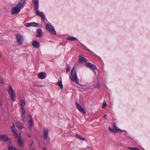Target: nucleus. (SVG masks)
<instances>
[{"label": "nucleus", "mask_w": 150, "mask_h": 150, "mask_svg": "<svg viewBox=\"0 0 150 150\" xmlns=\"http://www.w3.org/2000/svg\"><path fill=\"white\" fill-rule=\"evenodd\" d=\"M25 3V1H21L14 7L11 10V13L12 14H17L20 11L21 9L23 8Z\"/></svg>", "instance_id": "1"}, {"label": "nucleus", "mask_w": 150, "mask_h": 150, "mask_svg": "<svg viewBox=\"0 0 150 150\" xmlns=\"http://www.w3.org/2000/svg\"><path fill=\"white\" fill-rule=\"evenodd\" d=\"M70 78L71 81H75L77 84H79V79L78 78L76 71V68L75 67H74L71 70Z\"/></svg>", "instance_id": "2"}, {"label": "nucleus", "mask_w": 150, "mask_h": 150, "mask_svg": "<svg viewBox=\"0 0 150 150\" xmlns=\"http://www.w3.org/2000/svg\"><path fill=\"white\" fill-rule=\"evenodd\" d=\"M7 90L10 95L11 100L13 101H14L16 98L15 93L11 85H10L7 86Z\"/></svg>", "instance_id": "3"}, {"label": "nucleus", "mask_w": 150, "mask_h": 150, "mask_svg": "<svg viewBox=\"0 0 150 150\" xmlns=\"http://www.w3.org/2000/svg\"><path fill=\"white\" fill-rule=\"evenodd\" d=\"M16 40L18 45H22L23 42L24 38L22 35L19 33L16 35Z\"/></svg>", "instance_id": "4"}, {"label": "nucleus", "mask_w": 150, "mask_h": 150, "mask_svg": "<svg viewBox=\"0 0 150 150\" xmlns=\"http://www.w3.org/2000/svg\"><path fill=\"white\" fill-rule=\"evenodd\" d=\"M45 25L46 29L47 30L49 31L53 35H56V32L54 28L51 25L48 24H46Z\"/></svg>", "instance_id": "5"}, {"label": "nucleus", "mask_w": 150, "mask_h": 150, "mask_svg": "<svg viewBox=\"0 0 150 150\" xmlns=\"http://www.w3.org/2000/svg\"><path fill=\"white\" fill-rule=\"evenodd\" d=\"M9 140V139L8 136L5 134H1L0 135V141L6 142Z\"/></svg>", "instance_id": "6"}, {"label": "nucleus", "mask_w": 150, "mask_h": 150, "mask_svg": "<svg viewBox=\"0 0 150 150\" xmlns=\"http://www.w3.org/2000/svg\"><path fill=\"white\" fill-rule=\"evenodd\" d=\"M76 105L78 109L82 113L84 114H86V112L83 108L81 106V105L76 102Z\"/></svg>", "instance_id": "7"}, {"label": "nucleus", "mask_w": 150, "mask_h": 150, "mask_svg": "<svg viewBox=\"0 0 150 150\" xmlns=\"http://www.w3.org/2000/svg\"><path fill=\"white\" fill-rule=\"evenodd\" d=\"M43 136L45 140H46L47 139V137L48 135V129L46 128L44 129L43 131Z\"/></svg>", "instance_id": "8"}, {"label": "nucleus", "mask_w": 150, "mask_h": 150, "mask_svg": "<svg viewBox=\"0 0 150 150\" xmlns=\"http://www.w3.org/2000/svg\"><path fill=\"white\" fill-rule=\"evenodd\" d=\"M38 76L40 79H43L47 76V74L44 72H41L38 74Z\"/></svg>", "instance_id": "9"}, {"label": "nucleus", "mask_w": 150, "mask_h": 150, "mask_svg": "<svg viewBox=\"0 0 150 150\" xmlns=\"http://www.w3.org/2000/svg\"><path fill=\"white\" fill-rule=\"evenodd\" d=\"M86 65L87 67H89L93 70L96 69V67L92 63L87 62L86 63Z\"/></svg>", "instance_id": "10"}, {"label": "nucleus", "mask_w": 150, "mask_h": 150, "mask_svg": "<svg viewBox=\"0 0 150 150\" xmlns=\"http://www.w3.org/2000/svg\"><path fill=\"white\" fill-rule=\"evenodd\" d=\"M32 2L34 6V9L35 10L39 9L38 0H33Z\"/></svg>", "instance_id": "11"}, {"label": "nucleus", "mask_w": 150, "mask_h": 150, "mask_svg": "<svg viewBox=\"0 0 150 150\" xmlns=\"http://www.w3.org/2000/svg\"><path fill=\"white\" fill-rule=\"evenodd\" d=\"M38 24L35 22H31L28 23L25 25L27 27H29L31 26L34 27H37L38 26Z\"/></svg>", "instance_id": "12"}, {"label": "nucleus", "mask_w": 150, "mask_h": 150, "mask_svg": "<svg viewBox=\"0 0 150 150\" xmlns=\"http://www.w3.org/2000/svg\"><path fill=\"white\" fill-rule=\"evenodd\" d=\"M116 123L113 124V128L114 129L115 132H122V130L118 128L115 125Z\"/></svg>", "instance_id": "13"}, {"label": "nucleus", "mask_w": 150, "mask_h": 150, "mask_svg": "<svg viewBox=\"0 0 150 150\" xmlns=\"http://www.w3.org/2000/svg\"><path fill=\"white\" fill-rule=\"evenodd\" d=\"M19 136L18 139V143L20 146H23L24 145L23 141V139H21V133H19Z\"/></svg>", "instance_id": "14"}, {"label": "nucleus", "mask_w": 150, "mask_h": 150, "mask_svg": "<svg viewBox=\"0 0 150 150\" xmlns=\"http://www.w3.org/2000/svg\"><path fill=\"white\" fill-rule=\"evenodd\" d=\"M33 46L35 48H38L40 46V43L38 41L35 40L32 43Z\"/></svg>", "instance_id": "15"}, {"label": "nucleus", "mask_w": 150, "mask_h": 150, "mask_svg": "<svg viewBox=\"0 0 150 150\" xmlns=\"http://www.w3.org/2000/svg\"><path fill=\"white\" fill-rule=\"evenodd\" d=\"M35 10L36 11H35V12L36 13L37 15L41 17L44 15L42 12H40L38 10V9L37 10Z\"/></svg>", "instance_id": "16"}, {"label": "nucleus", "mask_w": 150, "mask_h": 150, "mask_svg": "<svg viewBox=\"0 0 150 150\" xmlns=\"http://www.w3.org/2000/svg\"><path fill=\"white\" fill-rule=\"evenodd\" d=\"M79 61L80 62H86L87 61V59L86 58H84L81 56L79 55Z\"/></svg>", "instance_id": "17"}, {"label": "nucleus", "mask_w": 150, "mask_h": 150, "mask_svg": "<svg viewBox=\"0 0 150 150\" xmlns=\"http://www.w3.org/2000/svg\"><path fill=\"white\" fill-rule=\"evenodd\" d=\"M37 36L38 38L40 37L41 36V35L42 34V30L40 29H38L37 30Z\"/></svg>", "instance_id": "18"}, {"label": "nucleus", "mask_w": 150, "mask_h": 150, "mask_svg": "<svg viewBox=\"0 0 150 150\" xmlns=\"http://www.w3.org/2000/svg\"><path fill=\"white\" fill-rule=\"evenodd\" d=\"M17 126L20 129H21L24 128V125L21 122L17 123Z\"/></svg>", "instance_id": "19"}, {"label": "nucleus", "mask_w": 150, "mask_h": 150, "mask_svg": "<svg viewBox=\"0 0 150 150\" xmlns=\"http://www.w3.org/2000/svg\"><path fill=\"white\" fill-rule=\"evenodd\" d=\"M21 112H22V115H21V118H25V109L24 108H21Z\"/></svg>", "instance_id": "20"}, {"label": "nucleus", "mask_w": 150, "mask_h": 150, "mask_svg": "<svg viewBox=\"0 0 150 150\" xmlns=\"http://www.w3.org/2000/svg\"><path fill=\"white\" fill-rule=\"evenodd\" d=\"M30 116L31 117V119L29 121L28 124L29 126V128H31L33 125V120L32 119L30 115Z\"/></svg>", "instance_id": "21"}, {"label": "nucleus", "mask_w": 150, "mask_h": 150, "mask_svg": "<svg viewBox=\"0 0 150 150\" xmlns=\"http://www.w3.org/2000/svg\"><path fill=\"white\" fill-rule=\"evenodd\" d=\"M76 137L77 138L79 139L80 140L83 141L85 140V138L82 137L81 136L80 134H76Z\"/></svg>", "instance_id": "22"}, {"label": "nucleus", "mask_w": 150, "mask_h": 150, "mask_svg": "<svg viewBox=\"0 0 150 150\" xmlns=\"http://www.w3.org/2000/svg\"><path fill=\"white\" fill-rule=\"evenodd\" d=\"M25 105V103L24 100L22 99L21 100L20 105L22 106V108H24Z\"/></svg>", "instance_id": "23"}, {"label": "nucleus", "mask_w": 150, "mask_h": 150, "mask_svg": "<svg viewBox=\"0 0 150 150\" xmlns=\"http://www.w3.org/2000/svg\"><path fill=\"white\" fill-rule=\"evenodd\" d=\"M57 84L61 88V89H63V85L62 84V82L61 80L58 82Z\"/></svg>", "instance_id": "24"}, {"label": "nucleus", "mask_w": 150, "mask_h": 150, "mask_svg": "<svg viewBox=\"0 0 150 150\" xmlns=\"http://www.w3.org/2000/svg\"><path fill=\"white\" fill-rule=\"evenodd\" d=\"M67 39L71 41L76 40H77V38L72 37H69L67 38Z\"/></svg>", "instance_id": "25"}, {"label": "nucleus", "mask_w": 150, "mask_h": 150, "mask_svg": "<svg viewBox=\"0 0 150 150\" xmlns=\"http://www.w3.org/2000/svg\"><path fill=\"white\" fill-rule=\"evenodd\" d=\"M8 150H17L18 149H16L15 147L13 146L9 145L8 148Z\"/></svg>", "instance_id": "26"}, {"label": "nucleus", "mask_w": 150, "mask_h": 150, "mask_svg": "<svg viewBox=\"0 0 150 150\" xmlns=\"http://www.w3.org/2000/svg\"><path fill=\"white\" fill-rule=\"evenodd\" d=\"M11 129L12 130V131L13 133L16 132V129L14 127V124H13V126L11 127Z\"/></svg>", "instance_id": "27"}, {"label": "nucleus", "mask_w": 150, "mask_h": 150, "mask_svg": "<svg viewBox=\"0 0 150 150\" xmlns=\"http://www.w3.org/2000/svg\"><path fill=\"white\" fill-rule=\"evenodd\" d=\"M43 86L38 84H35L34 85V87H36L37 88H41Z\"/></svg>", "instance_id": "28"}, {"label": "nucleus", "mask_w": 150, "mask_h": 150, "mask_svg": "<svg viewBox=\"0 0 150 150\" xmlns=\"http://www.w3.org/2000/svg\"><path fill=\"white\" fill-rule=\"evenodd\" d=\"M100 86V84L99 82H98V83H97L96 85V87H95V88H99Z\"/></svg>", "instance_id": "29"}, {"label": "nucleus", "mask_w": 150, "mask_h": 150, "mask_svg": "<svg viewBox=\"0 0 150 150\" xmlns=\"http://www.w3.org/2000/svg\"><path fill=\"white\" fill-rule=\"evenodd\" d=\"M109 130L112 133L115 132L114 129L113 128L112 129L110 127L109 128Z\"/></svg>", "instance_id": "30"}, {"label": "nucleus", "mask_w": 150, "mask_h": 150, "mask_svg": "<svg viewBox=\"0 0 150 150\" xmlns=\"http://www.w3.org/2000/svg\"><path fill=\"white\" fill-rule=\"evenodd\" d=\"M41 19L43 22H44L45 20V16L44 15H43L41 17Z\"/></svg>", "instance_id": "31"}, {"label": "nucleus", "mask_w": 150, "mask_h": 150, "mask_svg": "<svg viewBox=\"0 0 150 150\" xmlns=\"http://www.w3.org/2000/svg\"><path fill=\"white\" fill-rule=\"evenodd\" d=\"M107 103L105 102H104L103 104L102 108H104L107 105Z\"/></svg>", "instance_id": "32"}, {"label": "nucleus", "mask_w": 150, "mask_h": 150, "mask_svg": "<svg viewBox=\"0 0 150 150\" xmlns=\"http://www.w3.org/2000/svg\"><path fill=\"white\" fill-rule=\"evenodd\" d=\"M14 134V136L15 138H16L18 137V133L16 132L13 133Z\"/></svg>", "instance_id": "33"}, {"label": "nucleus", "mask_w": 150, "mask_h": 150, "mask_svg": "<svg viewBox=\"0 0 150 150\" xmlns=\"http://www.w3.org/2000/svg\"><path fill=\"white\" fill-rule=\"evenodd\" d=\"M70 69H71V68L70 67H68L67 69H66V71L67 72H68L70 70Z\"/></svg>", "instance_id": "34"}, {"label": "nucleus", "mask_w": 150, "mask_h": 150, "mask_svg": "<svg viewBox=\"0 0 150 150\" xmlns=\"http://www.w3.org/2000/svg\"><path fill=\"white\" fill-rule=\"evenodd\" d=\"M22 118V120L23 121V122H24V123L25 122V118Z\"/></svg>", "instance_id": "35"}, {"label": "nucleus", "mask_w": 150, "mask_h": 150, "mask_svg": "<svg viewBox=\"0 0 150 150\" xmlns=\"http://www.w3.org/2000/svg\"><path fill=\"white\" fill-rule=\"evenodd\" d=\"M107 115L105 114L104 115V118L106 119V120H107Z\"/></svg>", "instance_id": "36"}, {"label": "nucleus", "mask_w": 150, "mask_h": 150, "mask_svg": "<svg viewBox=\"0 0 150 150\" xmlns=\"http://www.w3.org/2000/svg\"><path fill=\"white\" fill-rule=\"evenodd\" d=\"M27 136H28V137H31V136L30 134V133H27Z\"/></svg>", "instance_id": "37"}, {"label": "nucleus", "mask_w": 150, "mask_h": 150, "mask_svg": "<svg viewBox=\"0 0 150 150\" xmlns=\"http://www.w3.org/2000/svg\"><path fill=\"white\" fill-rule=\"evenodd\" d=\"M119 145H120L122 146H125V145L124 144H121V143L119 144Z\"/></svg>", "instance_id": "38"}, {"label": "nucleus", "mask_w": 150, "mask_h": 150, "mask_svg": "<svg viewBox=\"0 0 150 150\" xmlns=\"http://www.w3.org/2000/svg\"><path fill=\"white\" fill-rule=\"evenodd\" d=\"M0 83H4V81L2 80L1 79L0 80Z\"/></svg>", "instance_id": "39"}, {"label": "nucleus", "mask_w": 150, "mask_h": 150, "mask_svg": "<svg viewBox=\"0 0 150 150\" xmlns=\"http://www.w3.org/2000/svg\"><path fill=\"white\" fill-rule=\"evenodd\" d=\"M43 150H47V149L45 147H44L43 148Z\"/></svg>", "instance_id": "40"}, {"label": "nucleus", "mask_w": 150, "mask_h": 150, "mask_svg": "<svg viewBox=\"0 0 150 150\" xmlns=\"http://www.w3.org/2000/svg\"><path fill=\"white\" fill-rule=\"evenodd\" d=\"M1 105V102H0V106Z\"/></svg>", "instance_id": "41"}, {"label": "nucleus", "mask_w": 150, "mask_h": 150, "mask_svg": "<svg viewBox=\"0 0 150 150\" xmlns=\"http://www.w3.org/2000/svg\"><path fill=\"white\" fill-rule=\"evenodd\" d=\"M31 150H35L34 149H31Z\"/></svg>", "instance_id": "42"}, {"label": "nucleus", "mask_w": 150, "mask_h": 150, "mask_svg": "<svg viewBox=\"0 0 150 150\" xmlns=\"http://www.w3.org/2000/svg\"><path fill=\"white\" fill-rule=\"evenodd\" d=\"M32 146V144L31 145H30V146Z\"/></svg>", "instance_id": "43"}]
</instances>
